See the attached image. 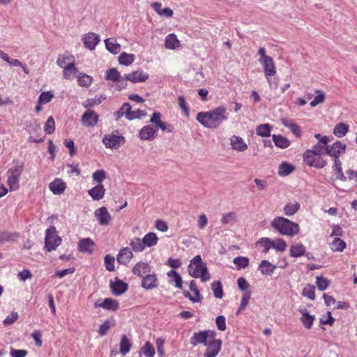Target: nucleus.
<instances>
[{"instance_id": "nucleus-1", "label": "nucleus", "mask_w": 357, "mask_h": 357, "mask_svg": "<svg viewBox=\"0 0 357 357\" xmlns=\"http://www.w3.org/2000/svg\"><path fill=\"white\" fill-rule=\"evenodd\" d=\"M228 119V113L224 106H219L208 112H200L197 115V121L207 128H217Z\"/></svg>"}, {"instance_id": "nucleus-2", "label": "nucleus", "mask_w": 357, "mask_h": 357, "mask_svg": "<svg viewBox=\"0 0 357 357\" xmlns=\"http://www.w3.org/2000/svg\"><path fill=\"white\" fill-rule=\"evenodd\" d=\"M257 54L259 56V62L263 68L270 89H276L278 86V79L274 77L276 74V67L273 58L266 54L264 47H260Z\"/></svg>"}, {"instance_id": "nucleus-3", "label": "nucleus", "mask_w": 357, "mask_h": 357, "mask_svg": "<svg viewBox=\"0 0 357 357\" xmlns=\"http://www.w3.org/2000/svg\"><path fill=\"white\" fill-rule=\"evenodd\" d=\"M271 227L282 235L292 237L300 231L299 225L290 220L278 216L271 222Z\"/></svg>"}, {"instance_id": "nucleus-4", "label": "nucleus", "mask_w": 357, "mask_h": 357, "mask_svg": "<svg viewBox=\"0 0 357 357\" xmlns=\"http://www.w3.org/2000/svg\"><path fill=\"white\" fill-rule=\"evenodd\" d=\"M188 272L190 276L200 278L203 282L209 280L211 278L206 264L202 261L200 255H197L191 259L188 265Z\"/></svg>"}, {"instance_id": "nucleus-5", "label": "nucleus", "mask_w": 357, "mask_h": 357, "mask_svg": "<svg viewBox=\"0 0 357 357\" xmlns=\"http://www.w3.org/2000/svg\"><path fill=\"white\" fill-rule=\"evenodd\" d=\"M24 170L22 162H16L15 165L8 169L7 172V183L10 191H15L20 188V177Z\"/></svg>"}, {"instance_id": "nucleus-6", "label": "nucleus", "mask_w": 357, "mask_h": 357, "mask_svg": "<svg viewBox=\"0 0 357 357\" xmlns=\"http://www.w3.org/2000/svg\"><path fill=\"white\" fill-rule=\"evenodd\" d=\"M215 332L211 330L195 333L191 338L190 343L193 346H196L198 344L208 346L215 340Z\"/></svg>"}, {"instance_id": "nucleus-7", "label": "nucleus", "mask_w": 357, "mask_h": 357, "mask_svg": "<svg viewBox=\"0 0 357 357\" xmlns=\"http://www.w3.org/2000/svg\"><path fill=\"white\" fill-rule=\"evenodd\" d=\"M45 241V248L48 252L56 250L61 244V238L57 235V231L54 227H52L46 230Z\"/></svg>"}, {"instance_id": "nucleus-8", "label": "nucleus", "mask_w": 357, "mask_h": 357, "mask_svg": "<svg viewBox=\"0 0 357 357\" xmlns=\"http://www.w3.org/2000/svg\"><path fill=\"white\" fill-rule=\"evenodd\" d=\"M102 142L106 148L116 149L124 143L125 138L116 131L104 135Z\"/></svg>"}, {"instance_id": "nucleus-9", "label": "nucleus", "mask_w": 357, "mask_h": 357, "mask_svg": "<svg viewBox=\"0 0 357 357\" xmlns=\"http://www.w3.org/2000/svg\"><path fill=\"white\" fill-rule=\"evenodd\" d=\"M303 160L307 165L319 169L323 168L326 165L325 160L310 149L306 150L303 153Z\"/></svg>"}, {"instance_id": "nucleus-10", "label": "nucleus", "mask_w": 357, "mask_h": 357, "mask_svg": "<svg viewBox=\"0 0 357 357\" xmlns=\"http://www.w3.org/2000/svg\"><path fill=\"white\" fill-rule=\"evenodd\" d=\"M346 149V144L337 141L332 145L326 146V153L331 157H333L335 160H340V156L345 153Z\"/></svg>"}, {"instance_id": "nucleus-11", "label": "nucleus", "mask_w": 357, "mask_h": 357, "mask_svg": "<svg viewBox=\"0 0 357 357\" xmlns=\"http://www.w3.org/2000/svg\"><path fill=\"white\" fill-rule=\"evenodd\" d=\"M100 41V36L93 32H89L82 36L84 47L90 50H93Z\"/></svg>"}, {"instance_id": "nucleus-12", "label": "nucleus", "mask_w": 357, "mask_h": 357, "mask_svg": "<svg viewBox=\"0 0 357 357\" xmlns=\"http://www.w3.org/2000/svg\"><path fill=\"white\" fill-rule=\"evenodd\" d=\"M109 287L114 296H120L127 291L128 286L123 280L115 278L114 280H110Z\"/></svg>"}, {"instance_id": "nucleus-13", "label": "nucleus", "mask_w": 357, "mask_h": 357, "mask_svg": "<svg viewBox=\"0 0 357 357\" xmlns=\"http://www.w3.org/2000/svg\"><path fill=\"white\" fill-rule=\"evenodd\" d=\"M99 116L93 110L88 109L82 115L81 121L84 126L93 127L98 121Z\"/></svg>"}, {"instance_id": "nucleus-14", "label": "nucleus", "mask_w": 357, "mask_h": 357, "mask_svg": "<svg viewBox=\"0 0 357 357\" xmlns=\"http://www.w3.org/2000/svg\"><path fill=\"white\" fill-rule=\"evenodd\" d=\"M95 217L100 225H108L112 218L106 207H100L95 211Z\"/></svg>"}, {"instance_id": "nucleus-15", "label": "nucleus", "mask_w": 357, "mask_h": 357, "mask_svg": "<svg viewBox=\"0 0 357 357\" xmlns=\"http://www.w3.org/2000/svg\"><path fill=\"white\" fill-rule=\"evenodd\" d=\"M230 146L233 150L244 152L248 149V144L245 140L240 136L233 135L229 139Z\"/></svg>"}, {"instance_id": "nucleus-16", "label": "nucleus", "mask_w": 357, "mask_h": 357, "mask_svg": "<svg viewBox=\"0 0 357 357\" xmlns=\"http://www.w3.org/2000/svg\"><path fill=\"white\" fill-rule=\"evenodd\" d=\"M95 307H102L111 311H116L119 308V304L116 300L107 298L104 299L102 303H95Z\"/></svg>"}, {"instance_id": "nucleus-17", "label": "nucleus", "mask_w": 357, "mask_h": 357, "mask_svg": "<svg viewBox=\"0 0 357 357\" xmlns=\"http://www.w3.org/2000/svg\"><path fill=\"white\" fill-rule=\"evenodd\" d=\"M222 346V341L220 340L215 339L210 344H208L206 351L204 354V357H215L218 355L220 351Z\"/></svg>"}, {"instance_id": "nucleus-18", "label": "nucleus", "mask_w": 357, "mask_h": 357, "mask_svg": "<svg viewBox=\"0 0 357 357\" xmlns=\"http://www.w3.org/2000/svg\"><path fill=\"white\" fill-rule=\"evenodd\" d=\"M148 74L141 70H137L126 74V78L128 79V81L132 83L144 82L148 79Z\"/></svg>"}, {"instance_id": "nucleus-19", "label": "nucleus", "mask_w": 357, "mask_h": 357, "mask_svg": "<svg viewBox=\"0 0 357 357\" xmlns=\"http://www.w3.org/2000/svg\"><path fill=\"white\" fill-rule=\"evenodd\" d=\"M91 197L96 201L103 198L105 193V188L102 184H98L88 191Z\"/></svg>"}, {"instance_id": "nucleus-20", "label": "nucleus", "mask_w": 357, "mask_h": 357, "mask_svg": "<svg viewBox=\"0 0 357 357\" xmlns=\"http://www.w3.org/2000/svg\"><path fill=\"white\" fill-rule=\"evenodd\" d=\"M66 183L62 181L60 178H56L52 181L49 185L50 190L54 195L62 194L66 189Z\"/></svg>"}, {"instance_id": "nucleus-21", "label": "nucleus", "mask_w": 357, "mask_h": 357, "mask_svg": "<svg viewBox=\"0 0 357 357\" xmlns=\"http://www.w3.org/2000/svg\"><path fill=\"white\" fill-rule=\"evenodd\" d=\"M56 63L63 70L65 68L69 67L70 66L75 63V57L69 54L59 55L57 59Z\"/></svg>"}, {"instance_id": "nucleus-22", "label": "nucleus", "mask_w": 357, "mask_h": 357, "mask_svg": "<svg viewBox=\"0 0 357 357\" xmlns=\"http://www.w3.org/2000/svg\"><path fill=\"white\" fill-rule=\"evenodd\" d=\"M330 142V139L327 136L321 137V142H317L310 150L312 151L315 154L321 156L324 152H326V146Z\"/></svg>"}, {"instance_id": "nucleus-23", "label": "nucleus", "mask_w": 357, "mask_h": 357, "mask_svg": "<svg viewBox=\"0 0 357 357\" xmlns=\"http://www.w3.org/2000/svg\"><path fill=\"white\" fill-rule=\"evenodd\" d=\"M93 241L89 238L80 240L78 244V249L81 252L91 253L93 250Z\"/></svg>"}, {"instance_id": "nucleus-24", "label": "nucleus", "mask_w": 357, "mask_h": 357, "mask_svg": "<svg viewBox=\"0 0 357 357\" xmlns=\"http://www.w3.org/2000/svg\"><path fill=\"white\" fill-rule=\"evenodd\" d=\"M133 255L130 250L128 248L121 249L116 257V260L119 263L122 264H126L132 259Z\"/></svg>"}, {"instance_id": "nucleus-25", "label": "nucleus", "mask_w": 357, "mask_h": 357, "mask_svg": "<svg viewBox=\"0 0 357 357\" xmlns=\"http://www.w3.org/2000/svg\"><path fill=\"white\" fill-rule=\"evenodd\" d=\"M155 130L153 126H144L139 131V137L142 140H150L153 138Z\"/></svg>"}, {"instance_id": "nucleus-26", "label": "nucleus", "mask_w": 357, "mask_h": 357, "mask_svg": "<svg viewBox=\"0 0 357 357\" xmlns=\"http://www.w3.org/2000/svg\"><path fill=\"white\" fill-rule=\"evenodd\" d=\"M165 47L169 50H176L180 47V41L174 33L167 35L165 38Z\"/></svg>"}, {"instance_id": "nucleus-27", "label": "nucleus", "mask_w": 357, "mask_h": 357, "mask_svg": "<svg viewBox=\"0 0 357 357\" xmlns=\"http://www.w3.org/2000/svg\"><path fill=\"white\" fill-rule=\"evenodd\" d=\"M169 282L179 289H182L183 280L181 276L175 271L171 270L167 273Z\"/></svg>"}, {"instance_id": "nucleus-28", "label": "nucleus", "mask_w": 357, "mask_h": 357, "mask_svg": "<svg viewBox=\"0 0 357 357\" xmlns=\"http://www.w3.org/2000/svg\"><path fill=\"white\" fill-rule=\"evenodd\" d=\"M276 268V266L272 264L267 260H262L259 266V270L263 275H271Z\"/></svg>"}, {"instance_id": "nucleus-29", "label": "nucleus", "mask_w": 357, "mask_h": 357, "mask_svg": "<svg viewBox=\"0 0 357 357\" xmlns=\"http://www.w3.org/2000/svg\"><path fill=\"white\" fill-rule=\"evenodd\" d=\"M295 167L289 162H282L278 167V174L280 176H287L293 172Z\"/></svg>"}, {"instance_id": "nucleus-30", "label": "nucleus", "mask_w": 357, "mask_h": 357, "mask_svg": "<svg viewBox=\"0 0 357 357\" xmlns=\"http://www.w3.org/2000/svg\"><path fill=\"white\" fill-rule=\"evenodd\" d=\"M106 49L112 54H116L121 51V45L114 38L105 40Z\"/></svg>"}, {"instance_id": "nucleus-31", "label": "nucleus", "mask_w": 357, "mask_h": 357, "mask_svg": "<svg viewBox=\"0 0 357 357\" xmlns=\"http://www.w3.org/2000/svg\"><path fill=\"white\" fill-rule=\"evenodd\" d=\"M305 247L301 243H296L290 247L289 255L292 257H299L305 255Z\"/></svg>"}, {"instance_id": "nucleus-32", "label": "nucleus", "mask_w": 357, "mask_h": 357, "mask_svg": "<svg viewBox=\"0 0 357 357\" xmlns=\"http://www.w3.org/2000/svg\"><path fill=\"white\" fill-rule=\"evenodd\" d=\"M273 141L275 145L280 149H287L290 146V141L282 135H273Z\"/></svg>"}, {"instance_id": "nucleus-33", "label": "nucleus", "mask_w": 357, "mask_h": 357, "mask_svg": "<svg viewBox=\"0 0 357 357\" xmlns=\"http://www.w3.org/2000/svg\"><path fill=\"white\" fill-rule=\"evenodd\" d=\"M156 284V276L148 274L142 280V287L146 289H152Z\"/></svg>"}, {"instance_id": "nucleus-34", "label": "nucleus", "mask_w": 357, "mask_h": 357, "mask_svg": "<svg viewBox=\"0 0 357 357\" xmlns=\"http://www.w3.org/2000/svg\"><path fill=\"white\" fill-rule=\"evenodd\" d=\"M150 271V268L148 264L144 262L137 263L132 268V272L135 275L142 277Z\"/></svg>"}, {"instance_id": "nucleus-35", "label": "nucleus", "mask_w": 357, "mask_h": 357, "mask_svg": "<svg viewBox=\"0 0 357 357\" xmlns=\"http://www.w3.org/2000/svg\"><path fill=\"white\" fill-rule=\"evenodd\" d=\"M282 124L289 128L292 133L296 137H301V128L296 123H293L292 121L283 119H282Z\"/></svg>"}, {"instance_id": "nucleus-36", "label": "nucleus", "mask_w": 357, "mask_h": 357, "mask_svg": "<svg viewBox=\"0 0 357 357\" xmlns=\"http://www.w3.org/2000/svg\"><path fill=\"white\" fill-rule=\"evenodd\" d=\"M332 168L337 179H340L342 181H347V177L343 173L342 162L340 160H334V164Z\"/></svg>"}, {"instance_id": "nucleus-37", "label": "nucleus", "mask_w": 357, "mask_h": 357, "mask_svg": "<svg viewBox=\"0 0 357 357\" xmlns=\"http://www.w3.org/2000/svg\"><path fill=\"white\" fill-rule=\"evenodd\" d=\"M348 131L349 126L344 123H339L333 128V134L338 138L344 137Z\"/></svg>"}, {"instance_id": "nucleus-38", "label": "nucleus", "mask_w": 357, "mask_h": 357, "mask_svg": "<svg viewBox=\"0 0 357 357\" xmlns=\"http://www.w3.org/2000/svg\"><path fill=\"white\" fill-rule=\"evenodd\" d=\"M78 75V69L75 67V63L69 67L65 68L63 70V77L68 80L75 79Z\"/></svg>"}, {"instance_id": "nucleus-39", "label": "nucleus", "mask_w": 357, "mask_h": 357, "mask_svg": "<svg viewBox=\"0 0 357 357\" xmlns=\"http://www.w3.org/2000/svg\"><path fill=\"white\" fill-rule=\"evenodd\" d=\"M301 312L302 314L301 320L305 328H311L313 325L314 317L310 314L306 310H301Z\"/></svg>"}, {"instance_id": "nucleus-40", "label": "nucleus", "mask_w": 357, "mask_h": 357, "mask_svg": "<svg viewBox=\"0 0 357 357\" xmlns=\"http://www.w3.org/2000/svg\"><path fill=\"white\" fill-rule=\"evenodd\" d=\"M346 248V243L338 237L334 238L330 243V248L333 252H342Z\"/></svg>"}, {"instance_id": "nucleus-41", "label": "nucleus", "mask_w": 357, "mask_h": 357, "mask_svg": "<svg viewBox=\"0 0 357 357\" xmlns=\"http://www.w3.org/2000/svg\"><path fill=\"white\" fill-rule=\"evenodd\" d=\"M190 289L193 292L194 296H191L189 292H185L184 296L185 297L189 298L190 301L192 302H198L200 300V294L197 288V286L195 284V282L192 280L191 281L190 284Z\"/></svg>"}, {"instance_id": "nucleus-42", "label": "nucleus", "mask_w": 357, "mask_h": 357, "mask_svg": "<svg viewBox=\"0 0 357 357\" xmlns=\"http://www.w3.org/2000/svg\"><path fill=\"white\" fill-rule=\"evenodd\" d=\"M142 243L144 248H149L156 244V234L153 232H149L142 239Z\"/></svg>"}, {"instance_id": "nucleus-43", "label": "nucleus", "mask_w": 357, "mask_h": 357, "mask_svg": "<svg viewBox=\"0 0 357 357\" xmlns=\"http://www.w3.org/2000/svg\"><path fill=\"white\" fill-rule=\"evenodd\" d=\"M135 61V55L133 54H128L122 52L119 56V62L121 65L130 66Z\"/></svg>"}, {"instance_id": "nucleus-44", "label": "nucleus", "mask_w": 357, "mask_h": 357, "mask_svg": "<svg viewBox=\"0 0 357 357\" xmlns=\"http://www.w3.org/2000/svg\"><path fill=\"white\" fill-rule=\"evenodd\" d=\"M271 126L268 123L260 124L256 128V133L261 137L271 136Z\"/></svg>"}, {"instance_id": "nucleus-45", "label": "nucleus", "mask_w": 357, "mask_h": 357, "mask_svg": "<svg viewBox=\"0 0 357 357\" xmlns=\"http://www.w3.org/2000/svg\"><path fill=\"white\" fill-rule=\"evenodd\" d=\"M77 77L78 84L82 87H89L92 83V77L86 74L79 73Z\"/></svg>"}, {"instance_id": "nucleus-46", "label": "nucleus", "mask_w": 357, "mask_h": 357, "mask_svg": "<svg viewBox=\"0 0 357 357\" xmlns=\"http://www.w3.org/2000/svg\"><path fill=\"white\" fill-rule=\"evenodd\" d=\"M300 208V205L297 202L289 203L284 207V213L287 216L294 215Z\"/></svg>"}, {"instance_id": "nucleus-47", "label": "nucleus", "mask_w": 357, "mask_h": 357, "mask_svg": "<svg viewBox=\"0 0 357 357\" xmlns=\"http://www.w3.org/2000/svg\"><path fill=\"white\" fill-rule=\"evenodd\" d=\"M249 259L245 257H236L233 259V262L236 265V269L238 270L248 267L249 265Z\"/></svg>"}, {"instance_id": "nucleus-48", "label": "nucleus", "mask_w": 357, "mask_h": 357, "mask_svg": "<svg viewBox=\"0 0 357 357\" xmlns=\"http://www.w3.org/2000/svg\"><path fill=\"white\" fill-rule=\"evenodd\" d=\"M131 348V344L126 335H123L120 342V352L123 355L127 354Z\"/></svg>"}, {"instance_id": "nucleus-49", "label": "nucleus", "mask_w": 357, "mask_h": 357, "mask_svg": "<svg viewBox=\"0 0 357 357\" xmlns=\"http://www.w3.org/2000/svg\"><path fill=\"white\" fill-rule=\"evenodd\" d=\"M177 102L179 108L183 111V114L186 117H188L190 115V109L184 96H178Z\"/></svg>"}, {"instance_id": "nucleus-50", "label": "nucleus", "mask_w": 357, "mask_h": 357, "mask_svg": "<svg viewBox=\"0 0 357 357\" xmlns=\"http://www.w3.org/2000/svg\"><path fill=\"white\" fill-rule=\"evenodd\" d=\"M121 77L120 73L116 68H109L106 71L105 79L116 82Z\"/></svg>"}, {"instance_id": "nucleus-51", "label": "nucleus", "mask_w": 357, "mask_h": 357, "mask_svg": "<svg viewBox=\"0 0 357 357\" xmlns=\"http://www.w3.org/2000/svg\"><path fill=\"white\" fill-rule=\"evenodd\" d=\"M211 288L215 297L222 298L223 296L222 286L220 281H215L212 283Z\"/></svg>"}, {"instance_id": "nucleus-52", "label": "nucleus", "mask_w": 357, "mask_h": 357, "mask_svg": "<svg viewBox=\"0 0 357 357\" xmlns=\"http://www.w3.org/2000/svg\"><path fill=\"white\" fill-rule=\"evenodd\" d=\"M315 93L317 96L310 103V106L313 107L324 102L326 98V95L322 91L317 90Z\"/></svg>"}, {"instance_id": "nucleus-53", "label": "nucleus", "mask_w": 357, "mask_h": 357, "mask_svg": "<svg viewBox=\"0 0 357 357\" xmlns=\"http://www.w3.org/2000/svg\"><path fill=\"white\" fill-rule=\"evenodd\" d=\"M315 287L312 284H307L303 289L302 294L303 296L308 298L310 300H314L315 298L314 293Z\"/></svg>"}, {"instance_id": "nucleus-54", "label": "nucleus", "mask_w": 357, "mask_h": 357, "mask_svg": "<svg viewBox=\"0 0 357 357\" xmlns=\"http://www.w3.org/2000/svg\"><path fill=\"white\" fill-rule=\"evenodd\" d=\"M130 245L135 252H142L145 248L142 243V239L134 238L130 241Z\"/></svg>"}, {"instance_id": "nucleus-55", "label": "nucleus", "mask_w": 357, "mask_h": 357, "mask_svg": "<svg viewBox=\"0 0 357 357\" xmlns=\"http://www.w3.org/2000/svg\"><path fill=\"white\" fill-rule=\"evenodd\" d=\"M55 130V123L52 116H49L44 126L45 132L48 134H52Z\"/></svg>"}, {"instance_id": "nucleus-56", "label": "nucleus", "mask_w": 357, "mask_h": 357, "mask_svg": "<svg viewBox=\"0 0 357 357\" xmlns=\"http://www.w3.org/2000/svg\"><path fill=\"white\" fill-rule=\"evenodd\" d=\"M92 178L98 184L101 183L106 178V173L103 169H98L94 172L92 174Z\"/></svg>"}, {"instance_id": "nucleus-57", "label": "nucleus", "mask_w": 357, "mask_h": 357, "mask_svg": "<svg viewBox=\"0 0 357 357\" xmlns=\"http://www.w3.org/2000/svg\"><path fill=\"white\" fill-rule=\"evenodd\" d=\"M54 98V94L51 91L42 92L38 98V103L47 104Z\"/></svg>"}, {"instance_id": "nucleus-58", "label": "nucleus", "mask_w": 357, "mask_h": 357, "mask_svg": "<svg viewBox=\"0 0 357 357\" xmlns=\"http://www.w3.org/2000/svg\"><path fill=\"white\" fill-rule=\"evenodd\" d=\"M287 244L284 240L280 238H275V248L274 250L277 252H283L286 250Z\"/></svg>"}, {"instance_id": "nucleus-59", "label": "nucleus", "mask_w": 357, "mask_h": 357, "mask_svg": "<svg viewBox=\"0 0 357 357\" xmlns=\"http://www.w3.org/2000/svg\"><path fill=\"white\" fill-rule=\"evenodd\" d=\"M316 284L320 291H324L329 286L330 281L323 277H317Z\"/></svg>"}, {"instance_id": "nucleus-60", "label": "nucleus", "mask_w": 357, "mask_h": 357, "mask_svg": "<svg viewBox=\"0 0 357 357\" xmlns=\"http://www.w3.org/2000/svg\"><path fill=\"white\" fill-rule=\"evenodd\" d=\"M236 215L234 212L223 214L221 218V222L222 225H227L232 223L236 221Z\"/></svg>"}, {"instance_id": "nucleus-61", "label": "nucleus", "mask_w": 357, "mask_h": 357, "mask_svg": "<svg viewBox=\"0 0 357 357\" xmlns=\"http://www.w3.org/2000/svg\"><path fill=\"white\" fill-rule=\"evenodd\" d=\"M250 296H251V293L250 291H246L243 294V296L241 297V300L239 309L237 312V314H238L241 311H242L247 307V305L249 303V300L250 298Z\"/></svg>"}, {"instance_id": "nucleus-62", "label": "nucleus", "mask_w": 357, "mask_h": 357, "mask_svg": "<svg viewBox=\"0 0 357 357\" xmlns=\"http://www.w3.org/2000/svg\"><path fill=\"white\" fill-rule=\"evenodd\" d=\"M173 10L169 8H161V4L158 3V15L167 18L173 15Z\"/></svg>"}, {"instance_id": "nucleus-63", "label": "nucleus", "mask_w": 357, "mask_h": 357, "mask_svg": "<svg viewBox=\"0 0 357 357\" xmlns=\"http://www.w3.org/2000/svg\"><path fill=\"white\" fill-rule=\"evenodd\" d=\"M142 351L146 357H153L155 355L154 348L148 342L142 348Z\"/></svg>"}, {"instance_id": "nucleus-64", "label": "nucleus", "mask_w": 357, "mask_h": 357, "mask_svg": "<svg viewBox=\"0 0 357 357\" xmlns=\"http://www.w3.org/2000/svg\"><path fill=\"white\" fill-rule=\"evenodd\" d=\"M127 81L128 79L126 78V74L121 77L115 82L114 85L113 86L118 91H121L123 89H125L127 85Z\"/></svg>"}]
</instances>
